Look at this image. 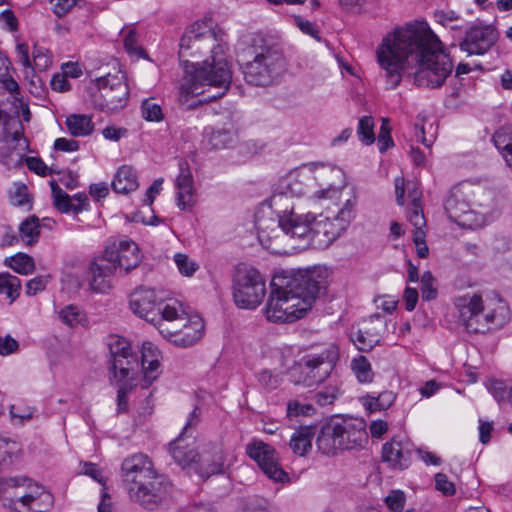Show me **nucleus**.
Here are the masks:
<instances>
[{
	"label": "nucleus",
	"instance_id": "1",
	"mask_svg": "<svg viewBox=\"0 0 512 512\" xmlns=\"http://www.w3.org/2000/svg\"><path fill=\"white\" fill-rule=\"evenodd\" d=\"M387 84L396 88L403 76L418 87L437 88L453 70V62L426 22L415 21L388 33L376 50Z\"/></svg>",
	"mask_w": 512,
	"mask_h": 512
},
{
	"label": "nucleus",
	"instance_id": "2",
	"mask_svg": "<svg viewBox=\"0 0 512 512\" xmlns=\"http://www.w3.org/2000/svg\"><path fill=\"white\" fill-rule=\"evenodd\" d=\"M224 31L212 27L211 21H197L186 28L179 43V58L193 68L187 73L181 84V98L198 96L205 93V86L218 91L208 95L197 103L189 104L193 108L199 104L216 100L226 94L232 79L231 66L225 57L227 43Z\"/></svg>",
	"mask_w": 512,
	"mask_h": 512
},
{
	"label": "nucleus",
	"instance_id": "3",
	"mask_svg": "<svg viewBox=\"0 0 512 512\" xmlns=\"http://www.w3.org/2000/svg\"><path fill=\"white\" fill-rule=\"evenodd\" d=\"M325 288V278L319 269L282 271L271 281V294L265 307L268 321L293 322L302 318Z\"/></svg>",
	"mask_w": 512,
	"mask_h": 512
},
{
	"label": "nucleus",
	"instance_id": "4",
	"mask_svg": "<svg viewBox=\"0 0 512 512\" xmlns=\"http://www.w3.org/2000/svg\"><path fill=\"white\" fill-rule=\"evenodd\" d=\"M459 321L468 333H488L510 321L508 305L500 298L484 303L478 294L463 295L455 300Z\"/></svg>",
	"mask_w": 512,
	"mask_h": 512
},
{
	"label": "nucleus",
	"instance_id": "5",
	"mask_svg": "<svg viewBox=\"0 0 512 512\" xmlns=\"http://www.w3.org/2000/svg\"><path fill=\"white\" fill-rule=\"evenodd\" d=\"M248 52L253 55V60L248 61L244 68V77L249 84L268 86L285 70L282 52L259 36L251 39Z\"/></svg>",
	"mask_w": 512,
	"mask_h": 512
},
{
	"label": "nucleus",
	"instance_id": "6",
	"mask_svg": "<svg viewBox=\"0 0 512 512\" xmlns=\"http://www.w3.org/2000/svg\"><path fill=\"white\" fill-rule=\"evenodd\" d=\"M162 316L164 321L159 323V332L175 345L188 347L202 338L205 329L203 319L197 314H188L177 301L167 303Z\"/></svg>",
	"mask_w": 512,
	"mask_h": 512
},
{
	"label": "nucleus",
	"instance_id": "7",
	"mask_svg": "<svg viewBox=\"0 0 512 512\" xmlns=\"http://www.w3.org/2000/svg\"><path fill=\"white\" fill-rule=\"evenodd\" d=\"M304 188L296 179H286L281 182L270 198V207L278 217V225L282 231L294 238L308 231L305 215L294 211L293 198L304 194Z\"/></svg>",
	"mask_w": 512,
	"mask_h": 512
},
{
	"label": "nucleus",
	"instance_id": "8",
	"mask_svg": "<svg viewBox=\"0 0 512 512\" xmlns=\"http://www.w3.org/2000/svg\"><path fill=\"white\" fill-rule=\"evenodd\" d=\"M339 358V348L333 343L310 350L294 368L299 373L297 383L308 387L323 383L332 374Z\"/></svg>",
	"mask_w": 512,
	"mask_h": 512
},
{
	"label": "nucleus",
	"instance_id": "9",
	"mask_svg": "<svg viewBox=\"0 0 512 512\" xmlns=\"http://www.w3.org/2000/svg\"><path fill=\"white\" fill-rule=\"evenodd\" d=\"M266 295V281L254 267H239L233 277L235 304L244 309H255Z\"/></svg>",
	"mask_w": 512,
	"mask_h": 512
},
{
	"label": "nucleus",
	"instance_id": "10",
	"mask_svg": "<svg viewBox=\"0 0 512 512\" xmlns=\"http://www.w3.org/2000/svg\"><path fill=\"white\" fill-rule=\"evenodd\" d=\"M98 94L94 95V104L102 111L116 112L127 105L129 87L123 76L110 75L96 79Z\"/></svg>",
	"mask_w": 512,
	"mask_h": 512
},
{
	"label": "nucleus",
	"instance_id": "11",
	"mask_svg": "<svg viewBox=\"0 0 512 512\" xmlns=\"http://www.w3.org/2000/svg\"><path fill=\"white\" fill-rule=\"evenodd\" d=\"M41 493V486L24 475L0 478V497L3 505L18 512Z\"/></svg>",
	"mask_w": 512,
	"mask_h": 512
},
{
	"label": "nucleus",
	"instance_id": "12",
	"mask_svg": "<svg viewBox=\"0 0 512 512\" xmlns=\"http://www.w3.org/2000/svg\"><path fill=\"white\" fill-rule=\"evenodd\" d=\"M140 491H131L129 498L147 510L161 506L170 496L172 483L162 474L155 473L152 478L142 482Z\"/></svg>",
	"mask_w": 512,
	"mask_h": 512
},
{
	"label": "nucleus",
	"instance_id": "13",
	"mask_svg": "<svg viewBox=\"0 0 512 512\" xmlns=\"http://www.w3.org/2000/svg\"><path fill=\"white\" fill-rule=\"evenodd\" d=\"M305 222L308 226V231L302 236H295L294 238L306 240L307 244L317 248L323 249L331 245L344 231L328 217L316 218L310 213L305 214Z\"/></svg>",
	"mask_w": 512,
	"mask_h": 512
},
{
	"label": "nucleus",
	"instance_id": "14",
	"mask_svg": "<svg viewBox=\"0 0 512 512\" xmlns=\"http://www.w3.org/2000/svg\"><path fill=\"white\" fill-rule=\"evenodd\" d=\"M157 473L148 455L135 453L124 458L121 464V477L127 493L140 491V485Z\"/></svg>",
	"mask_w": 512,
	"mask_h": 512
},
{
	"label": "nucleus",
	"instance_id": "15",
	"mask_svg": "<svg viewBox=\"0 0 512 512\" xmlns=\"http://www.w3.org/2000/svg\"><path fill=\"white\" fill-rule=\"evenodd\" d=\"M130 309L140 318L154 324L159 329V323L164 321L162 316L164 303L154 289L140 287L130 295Z\"/></svg>",
	"mask_w": 512,
	"mask_h": 512
},
{
	"label": "nucleus",
	"instance_id": "16",
	"mask_svg": "<svg viewBox=\"0 0 512 512\" xmlns=\"http://www.w3.org/2000/svg\"><path fill=\"white\" fill-rule=\"evenodd\" d=\"M246 453L270 479L276 482L288 480V474L279 463L278 453L271 445L263 441H253L246 446Z\"/></svg>",
	"mask_w": 512,
	"mask_h": 512
},
{
	"label": "nucleus",
	"instance_id": "17",
	"mask_svg": "<svg viewBox=\"0 0 512 512\" xmlns=\"http://www.w3.org/2000/svg\"><path fill=\"white\" fill-rule=\"evenodd\" d=\"M103 260L116 265V269L129 273L141 262V254L134 241L125 240L107 246L103 253Z\"/></svg>",
	"mask_w": 512,
	"mask_h": 512
},
{
	"label": "nucleus",
	"instance_id": "18",
	"mask_svg": "<svg viewBox=\"0 0 512 512\" xmlns=\"http://www.w3.org/2000/svg\"><path fill=\"white\" fill-rule=\"evenodd\" d=\"M498 36L491 25H475L466 32L460 48L469 55H483L496 43Z\"/></svg>",
	"mask_w": 512,
	"mask_h": 512
},
{
	"label": "nucleus",
	"instance_id": "19",
	"mask_svg": "<svg viewBox=\"0 0 512 512\" xmlns=\"http://www.w3.org/2000/svg\"><path fill=\"white\" fill-rule=\"evenodd\" d=\"M199 421V410L196 407L190 413L189 419L183 429V433L169 444L170 455L174 461L182 468L190 467L193 464L198 465L200 454L193 447H191V445L183 437V434L186 433L190 427L196 426Z\"/></svg>",
	"mask_w": 512,
	"mask_h": 512
},
{
	"label": "nucleus",
	"instance_id": "20",
	"mask_svg": "<svg viewBox=\"0 0 512 512\" xmlns=\"http://www.w3.org/2000/svg\"><path fill=\"white\" fill-rule=\"evenodd\" d=\"M412 444L406 439L392 438L382 447V460L392 469L404 470L411 464Z\"/></svg>",
	"mask_w": 512,
	"mask_h": 512
},
{
	"label": "nucleus",
	"instance_id": "21",
	"mask_svg": "<svg viewBox=\"0 0 512 512\" xmlns=\"http://www.w3.org/2000/svg\"><path fill=\"white\" fill-rule=\"evenodd\" d=\"M338 429L340 452L361 448L368 441V435L362 421L341 420L338 421Z\"/></svg>",
	"mask_w": 512,
	"mask_h": 512
},
{
	"label": "nucleus",
	"instance_id": "22",
	"mask_svg": "<svg viewBox=\"0 0 512 512\" xmlns=\"http://www.w3.org/2000/svg\"><path fill=\"white\" fill-rule=\"evenodd\" d=\"M116 265L103 260L94 261L89 268V288L93 292L106 293L112 287Z\"/></svg>",
	"mask_w": 512,
	"mask_h": 512
},
{
	"label": "nucleus",
	"instance_id": "23",
	"mask_svg": "<svg viewBox=\"0 0 512 512\" xmlns=\"http://www.w3.org/2000/svg\"><path fill=\"white\" fill-rule=\"evenodd\" d=\"M338 431L337 420L331 419L321 425L316 438V445L322 454L335 456L340 453Z\"/></svg>",
	"mask_w": 512,
	"mask_h": 512
},
{
	"label": "nucleus",
	"instance_id": "24",
	"mask_svg": "<svg viewBox=\"0 0 512 512\" xmlns=\"http://www.w3.org/2000/svg\"><path fill=\"white\" fill-rule=\"evenodd\" d=\"M180 173L176 178L175 185L177 188V206L181 210H185L193 202V176L185 160L179 161Z\"/></svg>",
	"mask_w": 512,
	"mask_h": 512
},
{
	"label": "nucleus",
	"instance_id": "25",
	"mask_svg": "<svg viewBox=\"0 0 512 512\" xmlns=\"http://www.w3.org/2000/svg\"><path fill=\"white\" fill-rule=\"evenodd\" d=\"M224 462L223 450L213 445L209 450H205L200 454L197 471L201 477L208 478L211 475L222 473Z\"/></svg>",
	"mask_w": 512,
	"mask_h": 512
},
{
	"label": "nucleus",
	"instance_id": "26",
	"mask_svg": "<svg viewBox=\"0 0 512 512\" xmlns=\"http://www.w3.org/2000/svg\"><path fill=\"white\" fill-rule=\"evenodd\" d=\"M159 351L156 346L146 342L142 347L143 388H148L160 375Z\"/></svg>",
	"mask_w": 512,
	"mask_h": 512
},
{
	"label": "nucleus",
	"instance_id": "27",
	"mask_svg": "<svg viewBox=\"0 0 512 512\" xmlns=\"http://www.w3.org/2000/svg\"><path fill=\"white\" fill-rule=\"evenodd\" d=\"M444 208L448 217L457 223H461L463 221V217L471 211L467 195L461 188H454L451 190L449 196L445 200Z\"/></svg>",
	"mask_w": 512,
	"mask_h": 512
},
{
	"label": "nucleus",
	"instance_id": "28",
	"mask_svg": "<svg viewBox=\"0 0 512 512\" xmlns=\"http://www.w3.org/2000/svg\"><path fill=\"white\" fill-rule=\"evenodd\" d=\"M315 434L316 427L300 426L291 436L290 449L299 456H305L312 448V439Z\"/></svg>",
	"mask_w": 512,
	"mask_h": 512
},
{
	"label": "nucleus",
	"instance_id": "29",
	"mask_svg": "<svg viewBox=\"0 0 512 512\" xmlns=\"http://www.w3.org/2000/svg\"><path fill=\"white\" fill-rule=\"evenodd\" d=\"M111 185L116 193L127 194L138 188L137 175L132 167L123 165L117 170Z\"/></svg>",
	"mask_w": 512,
	"mask_h": 512
},
{
	"label": "nucleus",
	"instance_id": "30",
	"mask_svg": "<svg viewBox=\"0 0 512 512\" xmlns=\"http://www.w3.org/2000/svg\"><path fill=\"white\" fill-rule=\"evenodd\" d=\"M50 186L52 190L53 204L59 212H73L78 214L83 211V206L74 205V203H72L71 197L59 187L55 180L50 182Z\"/></svg>",
	"mask_w": 512,
	"mask_h": 512
},
{
	"label": "nucleus",
	"instance_id": "31",
	"mask_svg": "<svg viewBox=\"0 0 512 512\" xmlns=\"http://www.w3.org/2000/svg\"><path fill=\"white\" fill-rule=\"evenodd\" d=\"M65 123L70 134L75 137L90 135L94 130L92 118L87 115H69Z\"/></svg>",
	"mask_w": 512,
	"mask_h": 512
},
{
	"label": "nucleus",
	"instance_id": "32",
	"mask_svg": "<svg viewBox=\"0 0 512 512\" xmlns=\"http://www.w3.org/2000/svg\"><path fill=\"white\" fill-rule=\"evenodd\" d=\"M396 395L392 391H383L377 396L366 395L362 398L364 407L370 412L383 411L392 406Z\"/></svg>",
	"mask_w": 512,
	"mask_h": 512
},
{
	"label": "nucleus",
	"instance_id": "33",
	"mask_svg": "<svg viewBox=\"0 0 512 512\" xmlns=\"http://www.w3.org/2000/svg\"><path fill=\"white\" fill-rule=\"evenodd\" d=\"M132 361L133 356L110 359L109 370L118 383L133 382V378L129 377Z\"/></svg>",
	"mask_w": 512,
	"mask_h": 512
},
{
	"label": "nucleus",
	"instance_id": "34",
	"mask_svg": "<svg viewBox=\"0 0 512 512\" xmlns=\"http://www.w3.org/2000/svg\"><path fill=\"white\" fill-rule=\"evenodd\" d=\"M4 264L22 275H29L35 270V263L31 256L25 253H17L11 257H7Z\"/></svg>",
	"mask_w": 512,
	"mask_h": 512
},
{
	"label": "nucleus",
	"instance_id": "35",
	"mask_svg": "<svg viewBox=\"0 0 512 512\" xmlns=\"http://www.w3.org/2000/svg\"><path fill=\"white\" fill-rule=\"evenodd\" d=\"M20 238L27 244L37 242L40 235V224L36 216L26 218L19 226Z\"/></svg>",
	"mask_w": 512,
	"mask_h": 512
},
{
	"label": "nucleus",
	"instance_id": "36",
	"mask_svg": "<svg viewBox=\"0 0 512 512\" xmlns=\"http://www.w3.org/2000/svg\"><path fill=\"white\" fill-rule=\"evenodd\" d=\"M21 281L17 276L10 273H0V294H5L10 303L15 301L20 294Z\"/></svg>",
	"mask_w": 512,
	"mask_h": 512
},
{
	"label": "nucleus",
	"instance_id": "37",
	"mask_svg": "<svg viewBox=\"0 0 512 512\" xmlns=\"http://www.w3.org/2000/svg\"><path fill=\"white\" fill-rule=\"evenodd\" d=\"M493 141L496 148L502 153L503 157H512V130L501 128L493 135Z\"/></svg>",
	"mask_w": 512,
	"mask_h": 512
},
{
	"label": "nucleus",
	"instance_id": "38",
	"mask_svg": "<svg viewBox=\"0 0 512 512\" xmlns=\"http://www.w3.org/2000/svg\"><path fill=\"white\" fill-rule=\"evenodd\" d=\"M351 368L361 383H370L373 380V371L371 364L364 356H359L351 361Z\"/></svg>",
	"mask_w": 512,
	"mask_h": 512
},
{
	"label": "nucleus",
	"instance_id": "39",
	"mask_svg": "<svg viewBox=\"0 0 512 512\" xmlns=\"http://www.w3.org/2000/svg\"><path fill=\"white\" fill-rule=\"evenodd\" d=\"M52 505V495L41 486V493L31 499L22 508L27 512H46Z\"/></svg>",
	"mask_w": 512,
	"mask_h": 512
},
{
	"label": "nucleus",
	"instance_id": "40",
	"mask_svg": "<svg viewBox=\"0 0 512 512\" xmlns=\"http://www.w3.org/2000/svg\"><path fill=\"white\" fill-rule=\"evenodd\" d=\"M340 395L341 391L337 385H328L315 392L313 399L319 406H327L333 404Z\"/></svg>",
	"mask_w": 512,
	"mask_h": 512
},
{
	"label": "nucleus",
	"instance_id": "41",
	"mask_svg": "<svg viewBox=\"0 0 512 512\" xmlns=\"http://www.w3.org/2000/svg\"><path fill=\"white\" fill-rule=\"evenodd\" d=\"M374 123L370 116H363L358 123L357 134L360 141L366 145H370L375 141Z\"/></svg>",
	"mask_w": 512,
	"mask_h": 512
},
{
	"label": "nucleus",
	"instance_id": "42",
	"mask_svg": "<svg viewBox=\"0 0 512 512\" xmlns=\"http://www.w3.org/2000/svg\"><path fill=\"white\" fill-rule=\"evenodd\" d=\"M141 114L146 121L159 122L163 119L162 109L153 98L145 99L142 102Z\"/></svg>",
	"mask_w": 512,
	"mask_h": 512
},
{
	"label": "nucleus",
	"instance_id": "43",
	"mask_svg": "<svg viewBox=\"0 0 512 512\" xmlns=\"http://www.w3.org/2000/svg\"><path fill=\"white\" fill-rule=\"evenodd\" d=\"M108 346L110 351V359L132 357L130 344L123 338L112 337Z\"/></svg>",
	"mask_w": 512,
	"mask_h": 512
},
{
	"label": "nucleus",
	"instance_id": "44",
	"mask_svg": "<svg viewBox=\"0 0 512 512\" xmlns=\"http://www.w3.org/2000/svg\"><path fill=\"white\" fill-rule=\"evenodd\" d=\"M233 143V133L228 129H218L211 133L209 144L213 149H223Z\"/></svg>",
	"mask_w": 512,
	"mask_h": 512
},
{
	"label": "nucleus",
	"instance_id": "45",
	"mask_svg": "<svg viewBox=\"0 0 512 512\" xmlns=\"http://www.w3.org/2000/svg\"><path fill=\"white\" fill-rule=\"evenodd\" d=\"M9 199L12 205L23 207L30 206V199L27 186L23 183H15L13 190L9 193Z\"/></svg>",
	"mask_w": 512,
	"mask_h": 512
},
{
	"label": "nucleus",
	"instance_id": "46",
	"mask_svg": "<svg viewBox=\"0 0 512 512\" xmlns=\"http://www.w3.org/2000/svg\"><path fill=\"white\" fill-rule=\"evenodd\" d=\"M438 295L434 287V277L430 271H425L421 276V297L424 301L434 300Z\"/></svg>",
	"mask_w": 512,
	"mask_h": 512
},
{
	"label": "nucleus",
	"instance_id": "47",
	"mask_svg": "<svg viewBox=\"0 0 512 512\" xmlns=\"http://www.w3.org/2000/svg\"><path fill=\"white\" fill-rule=\"evenodd\" d=\"M174 261L177 265L179 272L183 276L190 277L199 268V265L196 262L190 260L186 254H182V253L175 254Z\"/></svg>",
	"mask_w": 512,
	"mask_h": 512
},
{
	"label": "nucleus",
	"instance_id": "48",
	"mask_svg": "<svg viewBox=\"0 0 512 512\" xmlns=\"http://www.w3.org/2000/svg\"><path fill=\"white\" fill-rule=\"evenodd\" d=\"M60 319L68 326H75L82 322L83 315L74 305H68L59 312Z\"/></svg>",
	"mask_w": 512,
	"mask_h": 512
},
{
	"label": "nucleus",
	"instance_id": "49",
	"mask_svg": "<svg viewBox=\"0 0 512 512\" xmlns=\"http://www.w3.org/2000/svg\"><path fill=\"white\" fill-rule=\"evenodd\" d=\"M379 342L377 335L369 334L366 331L359 330L354 338V343L361 351L371 350Z\"/></svg>",
	"mask_w": 512,
	"mask_h": 512
},
{
	"label": "nucleus",
	"instance_id": "50",
	"mask_svg": "<svg viewBox=\"0 0 512 512\" xmlns=\"http://www.w3.org/2000/svg\"><path fill=\"white\" fill-rule=\"evenodd\" d=\"M257 380L262 388L267 391L276 389L280 384V377L277 374H273L269 370H262L256 375Z\"/></svg>",
	"mask_w": 512,
	"mask_h": 512
},
{
	"label": "nucleus",
	"instance_id": "51",
	"mask_svg": "<svg viewBox=\"0 0 512 512\" xmlns=\"http://www.w3.org/2000/svg\"><path fill=\"white\" fill-rule=\"evenodd\" d=\"M405 501V494L401 490H393L385 498V503L392 512H402Z\"/></svg>",
	"mask_w": 512,
	"mask_h": 512
},
{
	"label": "nucleus",
	"instance_id": "52",
	"mask_svg": "<svg viewBox=\"0 0 512 512\" xmlns=\"http://www.w3.org/2000/svg\"><path fill=\"white\" fill-rule=\"evenodd\" d=\"M19 451L20 448L17 442L0 438V462L12 459Z\"/></svg>",
	"mask_w": 512,
	"mask_h": 512
},
{
	"label": "nucleus",
	"instance_id": "53",
	"mask_svg": "<svg viewBox=\"0 0 512 512\" xmlns=\"http://www.w3.org/2000/svg\"><path fill=\"white\" fill-rule=\"evenodd\" d=\"M26 165L29 170L35 172L40 176H46L52 173H58L52 167L48 168L47 165L38 157H27Z\"/></svg>",
	"mask_w": 512,
	"mask_h": 512
},
{
	"label": "nucleus",
	"instance_id": "54",
	"mask_svg": "<svg viewBox=\"0 0 512 512\" xmlns=\"http://www.w3.org/2000/svg\"><path fill=\"white\" fill-rule=\"evenodd\" d=\"M314 412V408L311 404H302L299 401H290L287 405V415L289 417H295L299 415L308 416Z\"/></svg>",
	"mask_w": 512,
	"mask_h": 512
},
{
	"label": "nucleus",
	"instance_id": "55",
	"mask_svg": "<svg viewBox=\"0 0 512 512\" xmlns=\"http://www.w3.org/2000/svg\"><path fill=\"white\" fill-rule=\"evenodd\" d=\"M119 387L117 390V406L118 412H124L127 410V395L135 386L134 382H122L119 383Z\"/></svg>",
	"mask_w": 512,
	"mask_h": 512
},
{
	"label": "nucleus",
	"instance_id": "56",
	"mask_svg": "<svg viewBox=\"0 0 512 512\" xmlns=\"http://www.w3.org/2000/svg\"><path fill=\"white\" fill-rule=\"evenodd\" d=\"M390 132L391 129L384 120L378 134V147L381 153L386 152L389 147L394 145Z\"/></svg>",
	"mask_w": 512,
	"mask_h": 512
},
{
	"label": "nucleus",
	"instance_id": "57",
	"mask_svg": "<svg viewBox=\"0 0 512 512\" xmlns=\"http://www.w3.org/2000/svg\"><path fill=\"white\" fill-rule=\"evenodd\" d=\"M435 488L445 496H452L456 491L454 483L449 481L444 473H437L435 475Z\"/></svg>",
	"mask_w": 512,
	"mask_h": 512
},
{
	"label": "nucleus",
	"instance_id": "58",
	"mask_svg": "<svg viewBox=\"0 0 512 512\" xmlns=\"http://www.w3.org/2000/svg\"><path fill=\"white\" fill-rule=\"evenodd\" d=\"M50 280V276L41 275L29 280L26 284V293L29 296L36 295L38 292L45 289Z\"/></svg>",
	"mask_w": 512,
	"mask_h": 512
},
{
	"label": "nucleus",
	"instance_id": "59",
	"mask_svg": "<svg viewBox=\"0 0 512 512\" xmlns=\"http://www.w3.org/2000/svg\"><path fill=\"white\" fill-rule=\"evenodd\" d=\"M123 42L124 47L129 54L141 56L144 53V50L140 46H138L137 35L135 30H129L128 33L125 35Z\"/></svg>",
	"mask_w": 512,
	"mask_h": 512
},
{
	"label": "nucleus",
	"instance_id": "60",
	"mask_svg": "<svg viewBox=\"0 0 512 512\" xmlns=\"http://www.w3.org/2000/svg\"><path fill=\"white\" fill-rule=\"evenodd\" d=\"M33 58L35 66L39 69H46L51 64L48 50L37 45H34Z\"/></svg>",
	"mask_w": 512,
	"mask_h": 512
},
{
	"label": "nucleus",
	"instance_id": "61",
	"mask_svg": "<svg viewBox=\"0 0 512 512\" xmlns=\"http://www.w3.org/2000/svg\"><path fill=\"white\" fill-rule=\"evenodd\" d=\"M412 206L413 209L409 215V220L416 229L422 228V226L425 224V219L423 216L421 204L418 203V196L416 194L414 196Z\"/></svg>",
	"mask_w": 512,
	"mask_h": 512
},
{
	"label": "nucleus",
	"instance_id": "62",
	"mask_svg": "<svg viewBox=\"0 0 512 512\" xmlns=\"http://www.w3.org/2000/svg\"><path fill=\"white\" fill-rule=\"evenodd\" d=\"M51 3L53 4V12L58 17H63L77 5V0H51Z\"/></svg>",
	"mask_w": 512,
	"mask_h": 512
},
{
	"label": "nucleus",
	"instance_id": "63",
	"mask_svg": "<svg viewBox=\"0 0 512 512\" xmlns=\"http://www.w3.org/2000/svg\"><path fill=\"white\" fill-rule=\"evenodd\" d=\"M355 215V212H350L349 210L341 208L333 217V221L337 223V225L341 227L343 231H345L355 218Z\"/></svg>",
	"mask_w": 512,
	"mask_h": 512
},
{
	"label": "nucleus",
	"instance_id": "64",
	"mask_svg": "<svg viewBox=\"0 0 512 512\" xmlns=\"http://www.w3.org/2000/svg\"><path fill=\"white\" fill-rule=\"evenodd\" d=\"M18 348V342L10 335L0 336V355H9L17 351Z\"/></svg>",
	"mask_w": 512,
	"mask_h": 512
}]
</instances>
